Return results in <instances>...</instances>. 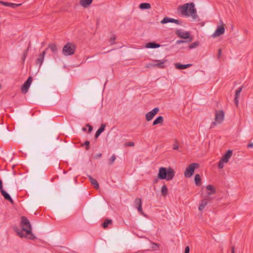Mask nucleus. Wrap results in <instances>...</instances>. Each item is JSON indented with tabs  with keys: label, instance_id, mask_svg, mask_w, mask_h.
I'll list each match as a JSON object with an SVG mask.
<instances>
[{
	"label": "nucleus",
	"instance_id": "f257e3e1",
	"mask_svg": "<svg viewBox=\"0 0 253 253\" xmlns=\"http://www.w3.org/2000/svg\"><path fill=\"white\" fill-rule=\"evenodd\" d=\"M194 6L195 5L193 2L187 3L179 5L178 10L182 15L186 16H191L193 20L199 22L200 21V19L197 14V10Z\"/></svg>",
	"mask_w": 253,
	"mask_h": 253
},
{
	"label": "nucleus",
	"instance_id": "f03ea898",
	"mask_svg": "<svg viewBox=\"0 0 253 253\" xmlns=\"http://www.w3.org/2000/svg\"><path fill=\"white\" fill-rule=\"evenodd\" d=\"M174 175V170L171 167L168 168L160 167L159 169L157 177L160 179H166L169 181L173 179Z\"/></svg>",
	"mask_w": 253,
	"mask_h": 253
},
{
	"label": "nucleus",
	"instance_id": "7ed1b4c3",
	"mask_svg": "<svg viewBox=\"0 0 253 253\" xmlns=\"http://www.w3.org/2000/svg\"><path fill=\"white\" fill-rule=\"evenodd\" d=\"M76 46L72 42H67L63 47L62 52L65 56L72 55L75 54Z\"/></svg>",
	"mask_w": 253,
	"mask_h": 253
},
{
	"label": "nucleus",
	"instance_id": "20e7f679",
	"mask_svg": "<svg viewBox=\"0 0 253 253\" xmlns=\"http://www.w3.org/2000/svg\"><path fill=\"white\" fill-rule=\"evenodd\" d=\"M21 219V226L22 230L25 231L27 234L33 235L32 234V227L29 220L24 216H22Z\"/></svg>",
	"mask_w": 253,
	"mask_h": 253
},
{
	"label": "nucleus",
	"instance_id": "39448f33",
	"mask_svg": "<svg viewBox=\"0 0 253 253\" xmlns=\"http://www.w3.org/2000/svg\"><path fill=\"white\" fill-rule=\"evenodd\" d=\"M232 153L233 152L231 150H228L222 157L218 164V167L219 169L223 168L224 163H227L229 162V160L231 158Z\"/></svg>",
	"mask_w": 253,
	"mask_h": 253
},
{
	"label": "nucleus",
	"instance_id": "423d86ee",
	"mask_svg": "<svg viewBox=\"0 0 253 253\" xmlns=\"http://www.w3.org/2000/svg\"><path fill=\"white\" fill-rule=\"evenodd\" d=\"M224 118V113L222 110L216 111L214 121L212 123L211 127H213L217 124H220L222 123Z\"/></svg>",
	"mask_w": 253,
	"mask_h": 253
},
{
	"label": "nucleus",
	"instance_id": "0eeeda50",
	"mask_svg": "<svg viewBox=\"0 0 253 253\" xmlns=\"http://www.w3.org/2000/svg\"><path fill=\"white\" fill-rule=\"evenodd\" d=\"M199 166L198 163L191 164L185 169L184 176L186 177H190L194 172L195 169L198 168Z\"/></svg>",
	"mask_w": 253,
	"mask_h": 253
},
{
	"label": "nucleus",
	"instance_id": "6e6552de",
	"mask_svg": "<svg viewBox=\"0 0 253 253\" xmlns=\"http://www.w3.org/2000/svg\"><path fill=\"white\" fill-rule=\"evenodd\" d=\"M175 34L177 36L182 39H189L188 42H190L192 41V38L190 37V33L187 31H183L181 29H178L175 31Z\"/></svg>",
	"mask_w": 253,
	"mask_h": 253
},
{
	"label": "nucleus",
	"instance_id": "1a4fd4ad",
	"mask_svg": "<svg viewBox=\"0 0 253 253\" xmlns=\"http://www.w3.org/2000/svg\"><path fill=\"white\" fill-rule=\"evenodd\" d=\"M33 78L31 77H29L27 81L24 83L23 85L22 86L21 90L24 93L27 92L29 88L32 83Z\"/></svg>",
	"mask_w": 253,
	"mask_h": 253
},
{
	"label": "nucleus",
	"instance_id": "9d476101",
	"mask_svg": "<svg viewBox=\"0 0 253 253\" xmlns=\"http://www.w3.org/2000/svg\"><path fill=\"white\" fill-rule=\"evenodd\" d=\"M159 111V108H155L146 114V120L150 121L152 120L154 117L158 113Z\"/></svg>",
	"mask_w": 253,
	"mask_h": 253
},
{
	"label": "nucleus",
	"instance_id": "9b49d317",
	"mask_svg": "<svg viewBox=\"0 0 253 253\" xmlns=\"http://www.w3.org/2000/svg\"><path fill=\"white\" fill-rule=\"evenodd\" d=\"M225 32V28L223 25L218 26L214 33L212 34V37L213 38L219 37L223 34Z\"/></svg>",
	"mask_w": 253,
	"mask_h": 253
},
{
	"label": "nucleus",
	"instance_id": "f8f14e48",
	"mask_svg": "<svg viewBox=\"0 0 253 253\" xmlns=\"http://www.w3.org/2000/svg\"><path fill=\"white\" fill-rule=\"evenodd\" d=\"M174 23L178 25L181 24V21L177 19H174L168 17H165L161 21V23L163 24H166L168 23Z\"/></svg>",
	"mask_w": 253,
	"mask_h": 253
},
{
	"label": "nucleus",
	"instance_id": "ddd939ff",
	"mask_svg": "<svg viewBox=\"0 0 253 253\" xmlns=\"http://www.w3.org/2000/svg\"><path fill=\"white\" fill-rule=\"evenodd\" d=\"M243 89V86L239 87L235 91L234 102L236 106H238L239 104V98L240 95V93Z\"/></svg>",
	"mask_w": 253,
	"mask_h": 253
},
{
	"label": "nucleus",
	"instance_id": "4468645a",
	"mask_svg": "<svg viewBox=\"0 0 253 253\" xmlns=\"http://www.w3.org/2000/svg\"><path fill=\"white\" fill-rule=\"evenodd\" d=\"M45 50L42 51L39 56L36 60V64L41 67L44 60V57L45 55Z\"/></svg>",
	"mask_w": 253,
	"mask_h": 253
},
{
	"label": "nucleus",
	"instance_id": "2eb2a0df",
	"mask_svg": "<svg viewBox=\"0 0 253 253\" xmlns=\"http://www.w3.org/2000/svg\"><path fill=\"white\" fill-rule=\"evenodd\" d=\"M0 4H2L3 5H4L6 6H10L13 8H15L19 6L22 5V3H13L4 2V1H0Z\"/></svg>",
	"mask_w": 253,
	"mask_h": 253
},
{
	"label": "nucleus",
	"instance_id": "dca6fc26",
	"mask_svg": "<svg viewBox=\"0 0 253 253\" xmlns=\"http://www.w3.org/2000/svg\"><path fill=\"white\" fill-rule=\"evenodd\" d=\"M0 192L1 195L6 200L8 201L12 204L14 203L13 200L11 198L10 196L5 190H4V189L1 190Z\"/></svg>",
	"mask_w": 253,
	"mask_h": 253
},
{
	"label": "nucleus",
	"instance_id": "f3484780",
	"mask_svg": "<svg viewBox=\"0 0 253 253\" xmlns=\"http://www.w3.org/2000/svg\"><path fill=\"white\" fill-rule=\"evenodd\" d=\"M50 49L53 54H57L58 52V49L57 45L54 43H50L48 45V47L45 49V52L48 49Z\"/></svg>",
	"mask_w": 253,
	"mask_h": 253
},
{
	"label": "nucleus",
	"instance_id": "a211bd4d",
	"mask_svg": "<svg viewBox=\"0 0 253 253\" xmlns=\"http://www.w3.org/2000/svg\"><path fill=\"white\" fill-rule=\"evenodd\" d=\"M167 60L160 61V60H156V62H158V63L151 64V66L152 67H157L159 68H165V66L164 65V63L167 61Z\"/></svg>",
	"mask_w": 253,
	"mask_h": 253
},
{
	"label": "nucleus",
	"instance_id": "6ab92c4d",
	"mask_svg": "<svg viewBox=\"0 0 253 253\" xmlns=\"http://www.w3.org/2000/svg\"><path fill=\"white\" fill-rule=\"evenodd\" d=\"M192 66V64H181L178 63H176L175 64V67L177 69L182 70L186 69L188 67H190Z\"/></svg>",
	"mask_w": 253,
	"mask_h": 253
},
{
	"label": "nucleus",
	"instance_id": "aec40b11",
	"mask_svg": "<svg viewBox=\"0 0 253 253\" xmlns=\"http://www.w3.org/2000/svg\"><path fill=\"white\" fill-rule=\"evenodd\" d=\"M160 44L155 42H150L146 44L145 47L148 48H156L160 46Z\"/></svg>",
	"mask_w": 253,
	"mask_h": 253
},
{
	"label": "nucleus",
	"instance_id": "412c9836",
	"mask_svg": "<svg viewBox=\"0 0 253 253\" xmlns=\"http://www.w3.org/2000/svg\"><path fill=\"white\" fill-rule=\"evenodd\" d=\"M92 2V0H80V4L84 7H87Z\"/></svg>",
	"mask_w": 253,
	"mask_h": 253
},
{
	"label": "nucleus",
	"instance_id": "4be33fe9",
	"mask_svg": "<svg viewBox=\"0 0 253 253\" xmlns=\"http://www.w3.org/2000/svg\"><path fill=\"white\" fill-rule=\"evenodd\" d=\"M88 178L91 183L94 186V188L96 189H98L99 185L96 179L92 178L90 175H88Z\"/></svg>",
	"mask_w": 253,
	"mask_h": 253
},
{
	"label": "nucleus",
	"instance_id": "5701e85b",
	"mask_svg": "<svg viewBox=\"0 0 253 253\" xmlns=\"http://www.w3.org/2000/svg\"><path fill=\"white\" fill-rule=\"evenodd\" d=\"M139 7L141 9H148L151 7V6L150 3L144 2L140 3Z\"/></svg>",
	"mask_w": 253,
	"mask_h": 253
},
{
	"label": "nucleus",
	"instance_id": "b1692460",
	"mask_svg": "<svg viewBox=\"0 0 253 253\" xmlns=\"http://www.w3.org/2000/svg\"><path fill=\"white\" fill-rule=\"evenodd\" d=\"M163 117L162 116H159L154 121L153 123V125L155 126L156 125H158L159 124H162L163 122Z\"/></svg>",
	"mask_w": 253,
	"mask_h": 253
},
{
	"label": "nucleus",
	"instance_id": "393cba45",
	"mask_svg": "<svg viewBox=\"0 0 253 253\" xmlns=\"http://www.w3.org/2000/svg\"><path fill=\"white\" fill-rule=\"evenodd\" d=\"M113 221L112 219H106L104 222L102 223V227L104 228H107L109 225L112 224Z\"/></svg>",
	"mask_w": 253,
	"mask_h": 253
},
{
	"label": "nucleus",
	"instance_id": "a878e982",
	"mask_svg": "<svg viewBox=\"0 0 253 253\" xmlns=\"http://www.w3.org/2000/svg\"><path fill=\"white\" fill-rule=\"evenodd\" d=\"M208 202L206 200L203 199L201 201V204L199 205V210L200 211H202L205 207L207 205Z\"/></svg>",
	"mask_w": 253,
	"mask_h": 253
},
{
	"label": "nucleus",
	"instance_id": "bb28decb",
	"mask_svg": "<svg viewBox=\"0 0 253 253\" xmlns=\"http://www.w3.org/2000/svg\"><path fill=\"white\" fill-rule=\"evenodd\" d=\"M201 179L199 174H197L195 176V182L196 186H200L201 184Z\"/></svg>",
	"mask_w": 253,
	"mask_h": 253
},
{
	"label": "nucleus",
	"instance_id": "cd10ccee",
	"mask_svg": "<svg viewBox=\"0 0 253 253\" xmlns=\"http://www.w3.org/2000/svg\"><path fill=\"white\" fill-rule=\"evenodd\" d=\"M206 189L208 191H210V192H208L207 193H211V194H214L216 192L215 188L211 185H207L206 187Z\"/></svg>",
	"mask_w": 253,
	"mask_h": 253
},
{
	"label": "nucleus",
	"instance_id": "c85d7f7f",
	"mask_svg": "<svg viewBox=\"0 0 253 253\" xmlns=\"http://www.w3.org/2000/svg\"><path fill=\"white\" fill-rule=\"evenodd\" d=\"M161 193L162 195L163 196H165L168 194V188L166 185H164L162 186L161 189Z\"/></svg>",
	"mask_w": 253,
	"mask_h": 253
},
{
	"label": "nucleus",
	"instance_id": "c756f323",
	"mask_svg": "<svg viewBox=\"0 0 253 253\" xmlns=\"http://www.w3.org/2000/svg\"><path fill=\"white\" fill-rule=\"evenodd\" d=\"M212 194H211V193H207L206 195H205L204 197V200H206V201L208 203V202L211 201L213 198L211 196Z\"/></svg>",
	"mask_w": 253,
	"mask_h": 253
},
{
	"label": "nucleus",
	"instance_id": "7c9ffc66",
	"mask_svg": "<svg viewBox=\"0 0 253 253\" xmlns=\"http://www.w3.org/2000/svg\"><path fill=\"white\" fill-rule=\"evenodd\" d=\"M116 157L114 154H113L111 156L110 159H109L108 164L109 165H112L114 163V162H115V161L116 160Z\"/></svg>",
	"mask_w": 253,
	"mask_h": 253
},
{
	"label": "nucleus",
	"instance_id": "2f4dec72",
	"mask_svg": "<svg viewBox=\"0 0 253 253\" xmlns=\"http://www.w3.org/2000/svg\"><path fill=\"white\" fill-rule=\"evenodd\" d=\"M134 203L136 207L142 205L141 199L138 198L135 199Z\"/></svg>",
	"mask_w": 253,
	"mask_h": 253
},
{
	"label": "nucleus",
	"instance_id": "473e14b6",
	"mask_svg": "<svg viewBox=\"0 0 253 253\" xmlns=\"http://www.w3.org/2000/svg\"><path fill=\"white\" fill-rule=\"evenodd\" d=\"M105 127H106V124H102L101 125L100 127L99 128V129L97 131L101 133L102 132H103L104 131Z\"/></svg>",
	"mask_w": 253,
	"mask_h": 253
},
{
	"label": "nucleus",
	"instance_id": "72a5a7b5",
	"mask_svg": "<svg viewBox=\"0 0 253 253\" xmlns=\"http://www.w3.org/2000/svg\"><path fill=\"white\" fill-rule=\"evenodd\" d=\"M199 42L197 41L194 42L189 45V48L190 49L196 48L199 45Z\"/></svg>",
	"mask_w": 253,
	"mask_h": 253
},
{
	"label": "nucleus",
	"instance_id": "f704fd0d",
	"mask_svg": "<svg viewBox=\"0 0 253 253\" xmlns=\"http://www.w3.org/2000/svg\"><path fill=\"white\" fill-rule=\"evenodd\" d=\"M89 144H90V142L88 140H86L85 141L84 144H82V146H85L86 150H88L89 149Z\"/></svg>",
	"mask_w": 253,
	"mask_h": 253
},
{
	"label": "nucleus",
	"instance_id": "c9c22d12",
	"mask_svg": "<svg viewBox=\"0 0 253 253\" xmlns=\"http://www.w3.org/2000/svg\"><path fill=\"white\" fill-rule=\"evenodd\" d=\"M29 46H28V48L27 49V50L26 51H25L23 53V56H22V60L23 61V62H24L25 60V59L27 56V51L28 50H29Z\"/></svg>",
	"mask_w": 253,
	"mask_h": 253
},
{
	"label": "nucleus",
	"instance_id": "e433bc0d",
	"mask_svg": "<svg viewBox=\"0 0 253 253\" xmlns=\"http://www.w3.org/2000/svg\"><path fill=\"white\" fill-rule=\"evenodd\" d=\"M116 40V37L115 36L113 35L110 39V42L111 43V44H114L115 43V41Z\"/></svg>",
	"mask_w": 253,
	"mask_h": 253
},
{
	"label": "nucleus",
	"instance_id": "4c0bfd02",
	"mask_svg": "<svg viewBox=\"0 0 253 253\" xmlns=\"http://www.w3.org/2000/svg\"><path fill=\"white\" fill-rule=\"evenodd\" d=\"M138 211L142 214L144 215V213L143 212L142 205H139V206H137L136 207Z\"/></svg>",
	"mask_w": 253,
	"mask_h": 253
},
{
	"label": "nucleus",
	"instance_id": "58836bf2",
	"mask_svg": "<svg viewBox=\"0 0 253 253\" xmlns=\"http://www.w3.org/2000/svg\"><path fill=\"white\" fill-rule=\"evenodd\" d=\"M17 233L20 237H23L24 236L23 231L21 230H17Z\"/></svg>",
	"mask_w": 253,
	"mask_h": 253
},
{
	"label": "nucleus",
	"instance_id": "ea45409f",
	"mask_svg": "<svg viewBox=\"0 0 253 253\" xmlns=\"http://www.w3.org/2000/svg\"><path fill=\"white\" fill-rule=\"evenodd\" d=\"M178 144L177 142H175L173 145V149L174 150H178Z\"/></svg>",
	"mask_w": 253,
	"mask_h": 253
},
{
	"label": "nucleus",
	"instance_id": "a19ab883",
	"mask_svg": "<svg viewBox=\"0 0 253 253\" xmlns=\"http://www.w3.org/2000/svg\"><path fill=\"white\" fill-rule=\"evenodd\" d=\"M86 126L88 127V133H90L92 130V127L89 124L86 125Z\"/></svg>",
	"mask_w": 253,
	"mask_h": 253
},
{
	"label": "nucleus",
	"instance_id": "79ce46f5",
	"mask_svg": "<svg viewBox=\"0 0 253 253\" xmlns=\"http://www.w3.org/2000/svg\"><path fill=\"white\" fill-rule=\"evenodd\" d=\"M190 248L188 246L186 247L184 251V253H189Z\"/></svg>",
	"mask_w": 253,
	"mask_h": 253
},
{
	"label": "nucleus",
	"instance_id": "37998d69",
	"mask_svg": "<svg viewBox=\"0 0 253 253\" xmlns=\"http://www.w3.org/2000/svg\"><path fill=\"white\" fill-rule=\"evenodd\" d=\"M221 54V49L220 48L218 50L217 58L219 59Z\"/></svg>",
	"mask_w": 253,
	"mask_h": 253
},
{
	"label": "nucleus",
	"instance_id": "c03bdc74",
	"mask_svg": "<svg viewBox=\"0 0 253 253\" xmlns=\"http://www.w3.org/2000/svg\"><path fill=\"white\" fill-rule=\"evenodd\" d=\"M102 156V154L101 153H98L94 157V158L95 159H98L99 158H100Z\"/></svg>",
	"mask_w": 253,
	"mask_h": 253
},
{
	"label": "nucleus",
	"instance_id": "a18cd8bd",
	"mask_svg": "<svg viewBox=\"0 0 253 253\" xmlns=\"http://www.w3.org/2000/svg\"><path fill=\"white\" fill-rule=\"evenodd\" d=\"M3 190L2 186V182L1 180L0 179V191H1V190Z\"/></svg>",
	"mask_w": 253,
	"mask_h": 253
},
{
	"label": "nucleus",
	"instance_id": "49530a36",
	"mask_svg": "<svg viewBox=\"0 0 253 253\" xmlns=\"http://www.w3.org/2000/svg\"><path fill=\"white\" fill-rule=\"evenodd\" d=\"M185 41H183V40H178L176 41V43L177 44H180L181 43H183V42H185Z\"/></svg>",
	"mask_w": 253,
	"mask_h": 253
},
{
	"label": "nucleus",
	"instance_id": "de8ad7c7",
	"mask_svg": "<svg viewBox=\"0 0 253 253\" xmlns=\"http://www.w3.org/2000/svg\"><path fill=\"white\" fill-rule=\"evenodd\" d=\"M100 134H101V133H100L99 132L97 131L96 132V133H95V137L96 138H97Z\"/></svg>",
	"mask_w": 253,
	"mask_h": 253
},
{
	"label": "nucleus",
	"instance_id": "09e8293b",
	"mask_svg": "<svg viewBox=\"0 0 253 253\" xmlns=\"http://www.w3.org/2000/svg\"><path fill=\"white\" fill-rule=\"evenodd\" d=\"M134 145V143L133 142H129L127 144L128 146H133Z\"/></svg>",
	"mask_w": 253,
	"mask_h": 253
},
{
	"label": "nucleus",
	"instance_id": "8fccbe9b",
	"mask_svg": "<svg viewBox=\"0 0 253 253\" xmlns=\"http://www.w3.org/2000/svg\"><path fill=\"white\" fill-rule=\"evenodd\" d=\"M247 147L248 148H253V143H250L248 144L247 145Z\"/></svg>",
	"mask_w": 253,
	"mask_h": 253
},
{
	"label": "nucleus",
	"instance_id": "3c124183",
	"mask_svg": "<svg viewBox=\"0 0 253 253\" xmlns=\"http://www.w3.org/2000/svg\"><path fill=\"white\" fill-rule=\"evenodd\" d=\"M231 253H235L234 247H232L231 248Z\"/></svg>",
	"mask_w": 253,
	"mask_h": 253
},
{
	"label": "nucleus",
	"instance_id": "603ef678",
	"mask_svg": "<svg viewBox=\"0 0 253 253\" xmlns=\"http://www.w3.org/2000/svg\"><path fill=\"white\" fill-rule=\"evenodd\" d=\"M82 129L83 131H86V130L85 127H83Z\"/></svg>",
	"mask_w": 253,
	"mask_h": 253
},
{
	"label": "nucleus",
	"instance_id": "864d4df0",
	"mask_svg": "<svg viewBox=\"0 0 253 253\" xmlns=\"http://www.w3.org/2000/svg\"><path fill=\"white\" fill-rule=\"evenodd\" d=\"M158 182V180L157 179H155V181H154V183H157Z\"/></svg>",
	"mask_w": 253,
	"mask_h": 253
}]
</instances>
